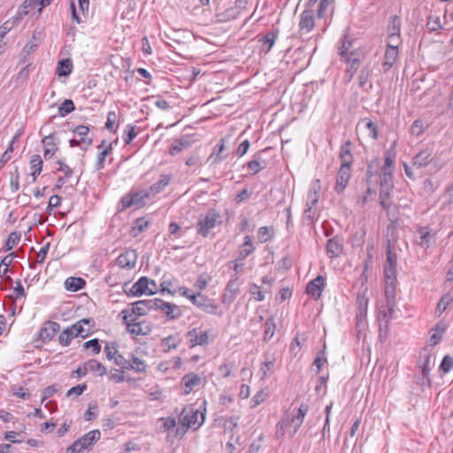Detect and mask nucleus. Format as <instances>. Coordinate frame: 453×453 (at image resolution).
<instances>
[{"mask_svg": "<svg viewBox=\"0 0 453 453\" xmlns=\"http://www.w3.org/2000/svg\"><path fill=\"white\" fill-rule=\"evenodd\" d=\"M159 290L155 280L142 276L129 288H127V283L124 286V291L128 296H140L142 295H154Z\"/></svg>", "mask_w": 453, "mask_h": 453, "instance_id": "obj_1", "label": "nucleus"}, {"mask_svg": "<svg viewBox=\"0 0 453 453\" xmlns=\"http://www.w3.org/2000/svg\"><path fill=\"white\" fill-rule=\"evenodd\" d=\"M220 223L221 216L219 211L215 209H210L204 215H200L196 224V233L203 237H207L210 231Z\"/></svg>", "mask_w": 453, "mask_h": 453, "instance_id": "obj_2", "label": "nucleus"}, {"mask_svg": "<svg viewBox=\"0 0 453 453\" xmlns=\"http://www.w3.org/2000/svg\"><path fill=\"white\" fill-rule=\"evenodd\" d=\"M365 52L360 49L353 50L349 52V54L342 59L346 65L347 68L344 73L343 81L348 84L353 79L354 75L357 72L361 61L365 58Z\"/></svg>", "mask_w": 453, "mask_h": 453, "instance_id": "obj_3", "label": "nucleus"}, {"mask_svg": "<svg viewBox=\"0 0 453 453\" xmlns=\"http://www.w3.org/2000/svg\"><path fill=\"white\" fill-rule=\"evenodd\" d=\"M151 198L150 192L148 190L133 191L125 195L120 200L121 207L119 211H124L130 207L141 208L145 205L146 199Z\"/></svg>", "mask_w": 453, "mask_h": 453, "instance_id": "obj_4", "label": "nucleus"}, {"mask_svg": "<svg viewBox=\"0 0 453 453\" xmlns=\"http://www.w3.org/2000/svg\"><path fill=\"white\" fill-rule=\"evenodd\" d=\"M204 421V414L188 406L183 408L180 415V422L186 428L197 429Z\"/></svg>", "mask_w": 453, "mask_h": 453, "instance_id": "obj_5", "label": "nucleus"}, {"mask_svg": "<svg viewBox=\"0 0 453 453\" xmlns=\"http://www.w3.org/2000/svg\"><path fill=\"white\" fill-rule=\"evenodd\" d=\"M396 284H385V297H386V310H380V314L382 316V319L388 323L390 319L394 318L395 307V290Z\"/></svg>", "mask_w": 453, "mask_h": 453, "instance_id": "obj_6", "label": "nucleus"}, {"mask_svg": "<svg viewBox=\"0 0 453 453\" xmlns=\"http://www.w3.org/2000/svg\"><path fill=\"white\" fill-rule=\"evenodd\" d=\"M308 410H309V407L307 404H303V403L301 404L300 407L298 408L297 414L295 415L294 417H292V418L289 422L286 421L284 419H281L277 424V429H278L277 433H280V434L282 435L284 433V427L287 426L288 425H289V426L293 428V431L290 434L291 436H293L297 432V430L300 428V426H302L304 417L306 416V414L308 412Z\"/></svg>", "mask_w": 453, "mask_h": 453, "instance_id": "obj_7", "label": "nucleus"}, {"mask_svg": "<svg viewBox=\"0 0 453 453\" xmlns=\"http://www.w3.org/2000/svg\"><path fill=\"white\" fill-rule=\"evenodd\" d=\"M127 331L133 336L148 335L152 330L150 322L135 319L134 321L123 320Z\"/></svg>", "mask_w": 453, "mask_h": 453, "instance_id": "obj_8", "label": "nucleus"}, {"mask_svg": "<svg viewBox=\"0 0 453 453\" xmlns=\"http://www.w3.org/2000/svg\"><path fill=\"white\" fill-rule=\"evenodd\" d=\"M101 437V433L99 430H92L86 434H84L80 439L76 440L72 444V449L77 450L81 452L83 449H89L92 445H94Z\"/></svg>", "mask_w": 453, "mask_h": 453, "instance_id": "obj_9", "label": "nucleus"}, {"mask_svg": "<svg viewBox=\"0 0 453 453\" xmlns=\"http://www.w3.org/2000/svg\"><path fill=\"white\" fill-rule=\"evenodd\" d=\"M148 311L145 308L143 301H138L133 303L131 308L125 309L121 311L123 320L134 321L135 319H140L142 316L147 315Z\"/></svg>", "mask_w": 453, "mask_h": 453, "instance_id": "obj_10", "label": "nucleus"}, {"mask_svg": "<svg viewBox=\"0 0 453 453\" xmlns=\"http://www.w3.org/2000/svg\"><path fill=\"white\" fill-rule=\"evenodd\" d=\"M186 336L191 348L198 345L204 346L210 342L209 332L199 328H193L186 334Z\"/></svg>", "mask_w": 453, "mask_h": 453, "instance_id": "obj_11", "label": "nucleus"}, {"mask_svg": "<svg viewBox=\"0 0 453 453\" xmlns=\"http://www.w3.org/2000/svg\"><path fill=\"white\" fill-rule=\"evenodd\" d=\"M137 258L138 255L136 250L129 249L117 257L116 263L120 268L130 270L134 268Z\"/></svg>", "mask_w": 453, "mask_h": 453, "instance_id": "obj_12", "label": "nucleus"}, {"mask_svg": "<svg viewBox=\"0 0 453 453\" xmlns=\"http://www.w3.org/2000/svg\"><path fill=\"white\" fill-rule=\"evenodd\" d=\"M202 376L194 372L184 375L180 381L184 394L188 395L193 390L199 388L202 385Z\"/></svg>", "mask_w": 453, "mask_h": 453, "instance_id": "obj_13", "label": "nucleus"}, {"mask_svg": "<svg viewBox=\"0 0 453 453\" xmlns=\"http://www.w3.org/2000/svg\"><path fill=\"white\" fill-rule=\"evenodd\" d=\"M351 177V168L340 166L337 173L336 181L334 185V191L340 195L342 194L349 184Z\"/></svg>", "mask_w": 453, "mask_h": 453, "instance_id": "obj_14", "label": "nucleus"}, {"mask_svg": "<svg viewBox=\"0 0 453 453\" xmlns=\"http://www.w3.org/2000/svg\"><path fill=\"white\" fill-rule=\"evenodd\" d=\"M94 324L92 319H82L70 327L76 337L81 336V338H86L91 334V328L94 326Z\"/></svg>", "mask_w": 453, "mask_h": 453, "instance_id": "obj_15", "label": "nucleus"}, {"mask_svg": "<svg viewBox=\"0 0 453 453\" xmlns=\"http://www.w3.org/2000/svg\"><path fill=\"white\" fill-rule=\"evenodd\" d=\"M315 26L314 10L305 9L300 16L299 32L302 34L310 33Z\"/></svg>", "mask_w": 453, "mask_h": 453, "instance_id": "obj_16", "label": "nucleus"}, {"mask_svg": "<svg viewBox=\"0 0 453 453\" xmlns=\"http://www.w3.org/2000/svg\"><path fill=\"white\" fill-rule=\"evenodd\" d=\"M324 288L325 279L323 276L319 275L307 284L306 293L318 300L320 298Z\"/></svg>", "mask_w": 453, "mask_h": 453, "instance_id": "obj_17", "label": "nucleus"}, {"mask_svg": "<svg viewBox=\"0 0 453 453\" xmlns=\"http://www.w3.org/2000/svg\"><path fill=\"white\" fill-rule=\"evenodd\" d=\"M326 254L330 258H335L341 256L343 250L342 238L335 235L329 239L326 243Z\"/></svg>", "mask_w": 453, "mask_h": 453, "instance_id": "obj_18", "label": "nucleus"}, {"mask_svg": "<svg viewBox=\"0 0 453 453\" xmlns=\"http://www.w3.org/2000/svg\"><path fill=\"white\" fill-rule=\"evenodd\" d=\"M434 160L433 152L429 149L423 150L412 158V165L418 169L427 166Z\"/></svg>", "mask_w": 453, "mask_h": 453, "instance_id": "obj_19", "label": "nucleus"}, {"mask_svg": "<svg viewBox=\"0 0 453 453\" xmlns=\"http://www.w3.org/2000/svg\"><path fill=\"white\" fill-rule=\"evenodd\" d=\"M420 369H421V374L418 377L419 384L422 387H424V386L430 387L431 380L429 378V373L431 371V357L429 355H426L424 357V360H423L422 364L420 365Z\"/></svg>", "mask_w": 453, "mask_h": 453, "instance_id": "obj_20", "label": "nucleus"}, {"mask_svg": "<svg viewBox=\"0 0 453 453\" xmlns=\"http://www.w3.org/2000/svg\"><path fill=\"white\" fill-rule=\"evenodd\" d=\"M351 142L347 141L340 150L339 157L341 160V166L351 168L353 163V156L351 153Z\"/></svg>", "mask_w": 453, "mask_h": 453, "instance_id": "obj_21", "label": "nucleus"}, {"mask_svg": "<svg viewBox=\"0 0 453 453\" xmlns=\"http://www.w3.org/2000/svg\"><path fill=\"white\" fill-rule=\"evenodd\" d=\"M172 180V174H161L159 176V180L153 185H151L150 187V189L148 190L149 192H150L151 197L161 193L165 188V187L169 185Z\"/></svg>", "mask_w": 453, "mask_h": 453, "instance_id": "obj_22", "label": "nucleus"}, {"mask_svg": "<svg viewBox=\"0 0 453 453\" xmlns=\"http://www.w3.org/2000/svg\"><path fill=\"white\" fill-rule=\"evenodd\" d=\"M42 142L43 143L45 149L43 151V157L45 159H50L53 157L55 152L58 150V146L55 142V134L52 133L49 135H46Z\"/></svg>", "mask_w": 453, "mask_h": 453, "instance_id": "obj_23", "label": "nucleus"}, {"mask_svg": "<svg viewBox=\"0 0 453 453\" xmlns=\"http://www.w3.org/2000/svg\"><path fill=\"white\" fill-rule=\"evenodd\" d=\"M320 188V180L319 179L315 180L307 194L306 205L314 207L317 205L319 198Z\"/></svg>", "mask_w": 453, "mask_h": 453, "instance_id": "obj_24", "label": "nucleus"}, {"mask_svg": "<svg viewBox=\"0 0 453 453\" xmlns=\"http://www.w3.org/2000/svg\"><path fill=\"white\" fill-rule=\"evenodd\" d=\"M255 250V246L251 242V238L249 235L244 237V242L238 250V261H243L247 257L251 255Z\"/></svg>", "mask_w": 453, "mask_h": 453, "instance_id": "obj_25", "label": "nucleus"}, {"mask_svg": "<svg viewBox=\"0 0 453 453\" xmlns=\"http://www.w3.org/2000/svg\"><path fill=\"white\" fill-rule=\"evenodd\" d=\"M417 232L419 234L418 244L422 248L428 249L432 239L434 238V234H432L426 226H420Z\"/></svg>", "mask_w": 453, "mask_h": 453, "instance_id": "obj_26", "label": "nucleus"}, {"mask_svg": "<svg viewBox=\"0 0 453 453\" xmlns=\"http://www.w3.org/2000/svg\"><path fill=\"white\" fill-rule=\"evenodd\" d=\"M88 372L96 376H104L107 373V368L96 359H89L84 363Z\"/></svg>", "mask_w": 453, "mask_h": 453, "instance_id": "obj_27", "label": "nucleus"}, {"mask_svg": "<svg viewBox=\"0 0 453 453\" xmlns=\"http://www.w3.org/2000/svg\"><path fill=\"white\" fill-rule=\"evenodd\" d=\"M64 284L67 291L76 292L84 288L86 281L81 277H68Z\"/></svg>", "mask_w": 453, "mask_h": 453, "instance_id": "obj_28", "label": "nucleus"}, {"mask_svg": "<svg viewBox=\"0 0 453 453\" xmlns=\"http://www.w3.org/2000/svg\"><path fill=\"white\" fill-rule=\"evenodd\" d=\"M192 142L189 137L183 136L176 141L172 144L170 149V154L172 156H174L180 152L181 150L188 149L191 147Z\"/></svg>", "mask_w": 453, "mask_h": 453, "instance_id": "obj_29", "label": "nucleus"}, {"mask_svg": "<svg viewBox=\"0 0 453 453\" xmlns=\"http://www.w3.org/2000/svg\"><path fill=\"white\" fill-rule=\"evenodd\" d=\"M146 368H147V365L145 364V362L142 359H141L134 355H130V357L128 360V365H127V366H126L127 371L133 370L136 372H145Z\"/></svg>", "mask_w": 453, "mask_h": 453, "instance_id": "obj_30", "label": "nucleus"}, {"mask_svg": "<svg viewBox=\"0 0 453 453\" xmlns=\"http://www.w3.org/2000/svg\"><path fill=\"white\" fill-rule=\"evenodd\" d=\"M393 187H380V203L385 210H388L391 206V191Z\"/></svg>", "mask_w": 453, "mask_h": 453, "instance_id": "obj_31", "label": "nucleus"}, {"mask_svg": "<svg viewBox=\"0 0 453 453\" xmlns=\"http://www.w3.org/2000/svg\"><path fill=\"white\" fill-rule=\"evenodd\" d=\"M384 57H385V61L382 65H383L384 71L387 72L393 66L395 60L397 59L398 50L395 49L394 47H391V49L387 48Z\"/></svg>", "mask_w": 453, "mask_h": 453, "instance_id": "obj_32", "label": "nucleus"}, {"mask_svg": "<svg viewBox=\"0 0 453 453\" xmlns=\"http://www.w3.org/2000/svg\"><path fill=\"white\" fill-rule=\"evenodd\" d=\"M31 165V176L32 182L36 180L37 176L42 173V160L39 155H35L30 160Z\"/></svg>", "mask_w": 453, "mask_h": 453, "instance_id": "obj_33", "label": "nucleus"}, {"mask_svg": "<svg viewBox=\"0 0 453 453\" xmlns=\"http://www.w3.org/2000/svg\"><path fill=\"white\" fill-rule=\"evenodd\" d=\"M180 343V339L179 335H169L161 341V346L165 351L177 349Z\"/></svg>", "mask_w": 453, "mask_h": 453, "instance_id": "obj_34", "label": "nucleus"}, {"mask_svg": "<svg viewBox=\"0 0 453 453\" xmlns=\"http://www.w3.org/2000/svg\"><path fill=\"white\" fill-rule=\"evenodd\" d=\"M73 62L69 58L58 61L57 66V73L58 76H67L73 71Z\"/></svg>", "mask_w": 453, "mask_h": 453, "instance_id": "obj_35", "label": "nucleus"}, {"mask_svg": "<svg viewBox=\"0 0 453 453\" xmlns=\"http://www.w3.org/2000/svg\"><path fill=\"white\" fill-rule=\"evenodd\" d=\"M239 14H240V10L238 7H230V8H227L223 12L219 13L218 18H219V21L226 22V21L236 19Z\"/></svg>", "mask_w": 453, "mask_h": 453, "instance_id": "obj_36", "label": "nucleus"}, {"mask_svg": "<svg viewBox=\"0 0 453 453\" xmlns=\"http://www.w3.org/2000/svg\"><path fill=\"white\" fill-rule=\"evenodd\" d=\"M112 150V143H108L106 147H104L98 154L96 163V169L101 170L104 167V161L106 157L111 153Z\"/></svg>", "mask_w": 453, "mask_h": 453, "instance_id": "obj_37", "label": "nucleus"}, {"mask_svg": "<svg viewBox=\"0 0 453 453\" xmlns=\"http://www.w3.org/2000/svg\"><path fill=\"white\" fill-rule=\"evenodd\" d=\"M168 319H173L180 316V311L177 305L171 304L169 303L164 302V305H162L161 310Z\"/></svg>", "mask_w": 453, "mask_h": 453, "instance_id": "obj_38", "label": "nucleus"}, {"mask_svg": "<svg viewBox=\"0 0 453 453\" xmlns=\"http://www.w3.org/2000/svg\"><path fill=\"white\" fill-rule=\"evenodd\" d=\"M275 329H276V325H275L274 319L273 317L267 319L265 323V332H264V340L265 342H268L273 338V336L275 333Z\"/></svg>", "mask_w": 453, "mask_h": 453, "instance_id": "obj_39", "label": "nucleus"}, {"mask_svg": "<svg viewBox=\"0 0 453 453\" xmlns=\"http://www.w3.org/2000/svg\"><path fill=\"white\" fill-rule=\"evenodd\" d=\"M372 76V69L366 65H365L358 75V85L361 88L365 89V86Z\"/></svg>", "mask_w": 453, "mask_h": 453, "instance_id": "obj_40", "label": "nucleus"}, {"mask_svg": "<svg viewBox=\"0 0 453 453\" xmlns=\"http://www.w3.org/2000/svg\"><path fill=\"white\" fill-rule=\"evenodd\" d=\"M401 20L398 16H392L388 27V35H400Z\"/></svg>", "mask_w": 453, "mask_h": 453, "instance_id": "obj_41", "label": "nucleus"}, {"mask_svg": "<svg viewBox=\"0 0 453 453\" xmlns=\"http://www.w3.org/2000/svg\"><path fill=\"white\" fill-rule=\"evenodd\" d=\"M199 308L209 314H213L219 317L223 314L222 311H219V306L216 303L210 302L209 299L208 301H203L202 305Z\"/></svg>", "mask_w": 453, "mask_h": 453, "instance_id": "obj_42", "label": "nucleus"}, {"mask_svg": "<svg viewBox=\"0 0 453 453\" xmlns=\"http://www.w3.org/2000/svg\"><path fill=\"white\" fill-rule=\"evenodd\" d=\"M397 267L385 266L384 268V278L385 284L397 283Z\"/></svg>", "mask_w": 453, "mask_h": 453, "instance_id": "obj_43", "label": "nucleus"}, {"mask_svg": "<svg viewBox=\"0 0 453 453\" xmlns=\"http://www.w3.org/2000/svg\"><path fill=\"white\" fill-rule=\"evenodd\" d=\"M352 46L351 41L348 38V36H344L341 41V45L338 48V54L341 57V59L346 58L349 54V49Z\"/></svg>", "mask_w": 453, "mask_h": 453, "instance_id": "obj_44", "label": "nucleus"}, {"mask_svg": "<svg viewBox=\"0 0 453 453\" xmlns=\"http://www.w3.org/2000/svg\"><path fill=\"white\" fill-rule=\"evenodd\" d=\"M74 337H76V336L73 334V331L72 330V328L69 326V327L65 328L59 334L58 341L62 346H68L70 344L72 339H73Z\"/></svg>", "mask_w": 453, "mask_h": 453, "instance_id": "obj_45", "label": "nucleus"}, {"mask_svg": "<svg viewBox=\"0 0 453 453\" xmlns=\"http://www.w3.org/2000/svg\"><path fill=\"white\" fill-rule=\"evenodd\" d=\"M380 185L386 187H394L392 170L381 169L380 175Z\"/></svg>", "mask_w": 453, "mask_h": 453, "instance_id": "obj_46", "label": "nucleus"}, {"mask_svg": "<svg viewBox=\"0 0 453 453\" xmlns=\"http://www.w3.org/2000/svg\"><path fill=\"white\" fill-rule=\"evenodd\" d=\"M21 234L18 232H12L5 242L4 244V250L8 251L11 250L14 246H16L19 240H20Z\"/></svg>", "mask_w": 453, "mask_h": 453, "instance_id": "obj_47", "label": "nucleus"}, {"mask_svg": "<svg viewBox=\"0 0 453 453\" xmlns=\"http://www.w3.org/2000/svg\"><path fill=\"white\" fill-rule=\"evenodd\" d=\"M69 144L71 147L78 146L81 150H87L92 144V138L71 139Z\"/></svg>", "mask_w": 453, "mask_h": 453, "instance_id": "obj_48", "label": "nucleus"}, {"mask_svg": "<svg viewBox=\"0 0 453 453\" xmlns=\"http://www.w3.org/2000/svg\"><path fill=\"white\" fill-rule=\"evenodd\" d=\"M75 109L74 104L71 99H65L58 107V114L65 117L73 111Z\"/></svg>", "mask_w": 453, "mask_h": 453, "instance_id": "obj_49", "label": "nucleus"}, {"mask_svg": "<svg viewBox=\"0 0 453 453\" xmlns=\"http://www.w3.org/2000/svg\"><path fill=\"white\" fill-rule=\"evenodd\" d=\"M375 196V191L371 188H367L365 193L357 199V203L360 207H364Z\"/></svg>", "mask_w": 453, "mask_h": 453, "instance_id": "obj_50", "label": "nucleus"}, {"mask_svg": "<svg viewBox=\"0 0 453 453\" xmlns=\"http://www.w3.org/2000/svg\"><path fill=\"white\" fill-rule=\"evenodd\" d=\"M18 139V135H15L10 145L8 146V148L6 149V150L4 152V154L2 155L1 158H0V169L4 167V165L11 159L12 156V152L13 151V143L17 141Z\"/></svg>", "mask_w": 453, "mask_h": 453, "instance_id": "obj_51", "label": "nucleus"}, {"mask_svg": "<svg viewBox=\"0 0 453 453\" xmlns=\"http://www.w3.org/2000/svg\"><path fill=\"white\" fill-rule=\"evenodd\" d=\"M15 257V253L12 252L5 256L0 263V270L2 276H4L9 272V266L13 261V258Z\"/></svg>", "mask_w": 453, "mask_h": 453, "instance_id": "obj_52", "label": "nucleus"}, {"mask_svg": "<svg viewBox=\"0 0 453 453\" xmlns=\"http://www.w3.org/2000/svg\"><path fill=\"white\" fill-rule=\"evenodd\" d=\"M224 150H225V139L222 138L220 140L219 143L214 148L213 153L211 155V157H212L214 156V154L216 155L215 158L213 160V163H219L226 158V157L221 156V153L224 151Z\"/></svg>", "mask_w": 453, "mask_h": 453, "instance_id": "obj_53", "label": "nucleus"}, {"mask_svg": "<svg viewBox=\"0 0 453 453\" xmlns=\"http://www.w3.org/2000/svg\"><path fill=\"white\" fill-rule=\"evenodd\" d=\"M226 291L237 295L240 292L239 278L236 274L233 275L231 280L227 282L226 288Z\"/></svg>", "mask_w": 453, "mask_h": 453, "instance_id": "obj_54", "label": "nucleus"}, {"mask_svg": "<svg viewBox=\"0 0 453 453\" xmlns=\"http://www.w3.org/2000/svg\"><path fill=\"white\" fill-rule=\"evenodd\" d=\"M369 298L366 296L365 293L358 294L357 296V303L359 309L360 315L365 313L367 311Z\"/></svg>", "mask_w": 453, "mask_h": 453, "instance_id": "obj_55", "label": "nucleus"}, {"mask_svg": "<svg viewBox=\"0 0 453 453\" xmlns=\"http://www.w3.org/2000/svg\"><path fill=\"white\" fill-rule=\"evenodd\" d=\"M145 304V308H147L148 312L150 310H161L162 305H164V301L158 298L142 300Z\"/></svg>", "mask_w": 453, "mask_h": 453, "instance_id": "obj_56", "label": "nucleus"}, {"mask_svg": "<svg viewBox=\"0 0 453 453\" xmlns=\"http://www.w3.org/2000/svg\"><path fill=\"white\" fill-rule=\"evenodd\" d=\"M148 226H149V222L147 220H145L142 218L137 219L134 221V226H133L134 235H136V234H140L141 232H142L144 229H146L148 227Z\"/></svg>", "mask_w": 453, "mask_h": 453, "instance_id": "obj_57", "label": "nucleus"}, {"mask_svg": "<svg viewBox=\"0 0 453 453\" xmlns=\"http://www.w3.org/2000/svg\"><path fill=\"white\" fill-rule=\"evenodd\" d=\"M161 426H160V431L165 432L170 429H173L176 426V420L173 418H165L160 419Z\"/></svg>", "mask_w": 453, "mask_h": 453, "instance_id": "obj_58", "label": "nucleus"}, {"mask_svg": "<svg viewBox=\"0 0 453 453\" xmlns=\"http://www.w3.org/2000/svg\"><path fill=\"white\" fill-rule=\"evenodd\" d=\"M116 121L117 114L114 111L108 112L105 128L110 132L116 133L117 129L114 127Z\"/></svg>", "mask_w": 453, "mask_h": 453, "instance_id": "obj_59", "label": "nucleus"}, {"mask_svg": "<svg viewBox=\"0 0 453 453\" xmlns=\"http://www.w3.org/2000/svg\"><path fill=\"white\" fill-rule=\"evenodd\" d=\"M126 134L123 136V140L126 144H130L131 142L136 137L135 127L132 125L127 126Z\"/></svg>", "mask_w": 453, "mask_h": 453, "instance_id": "obj_60", "label": "nucleus"}, {"mask_svg": "<svg viewBox=\"0 0 453 453\" xmlns=\"http://www.w3.org/2000/svg\"><path fill=\"white\" fill-rule=\"evenodd\" d=\"M276 39V33L269 32L268 34H266V35L263 38L264 45H267L266 49L265 50V52H268L272 49V47L275 43Z\"/></svg>", "mask_w": 453, "mask_h": 453, "instance_id": "obj_61", "label": "nucleus"}, {"mask_svg": "<svg viewBox=\"0 0 453 453\" xmlns=\"http://www.w3.org/2000/svg\"><path fill=\"white\" fill-rule=\"evenodd\" d=\"M84 349L91 348L92 353L94 355L99 354L101 351V345L97 339L89 340L83 344Z\"/></svg>", "mask_w": 453, "mask_h": 453, "instance_id": "obj_62", "label": "nucleus"}, {"mask_svg": "<svg viewBox=\"0 0 453 453\" xmlns=\"http://www.w3.org/2000/svg\"><path fill=\"white\" fill-rule=\"evenodd\" d=\"M365 127L369 132V136L372 139L378 138L377 126L370 119H364Z\"/></svg>", "mask_w": 453, "mask_h": 453, "instance_id": "obj_63", "label": "nucleus"}, {"mask_svg": "<svg viewBox=\"0 0 453 453\" xmlns=\"http://www.w3.org/2000/svg\"><path fill=\"white\" fill-rule=\"evenodd\" d=\"M441 370L445 373L449 372L453 368V357L449 355L444 356L440 365Z\"/></svg>", "mask_w": 453, "mask_h": 453, "instance_id": "obj_64", "label": "nucleus"}]
</instances>
